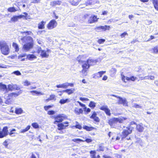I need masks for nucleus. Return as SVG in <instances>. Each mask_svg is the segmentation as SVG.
<instances>
[{
	"instance_id": "5fc2aeb1",
	"label": "nucleus",
	"mask_w": 158,
	"mask_h": 158,
	"mask_svg": "<svg viewBox=\"0 0 158 158\" xmlns=\"http://www.w3.org/2000/svg\"><path fill=\"white\" fill-rule=\"evenodd\" d=\"M55 112L53 110H49L48 111V114L49 115H53L54 114Z\"/></svg>"
},
{
	"instance_id": "680f3d73",
	"label": "nucleus",
	"mask_w": 158,
	"mask_h": 158,
	"mask_svg": "<svg viewBox=\"0 0 158 158\" xmlns=\"http://www.w3.org/2000/svg\"><path fill=\"white\" fill-rule=\"evenodd\" d=\"M75 113L77 115H79V109L76 108L74 110Z\"/></svg>"
},
{
	"instance_id": "2eb2a0df",
	"label": "nucleus",
	"mask_w": 158,
	"mask_h": 158,
	"mask_svg": "<svg viewBox=\"0 0 158 158\" xmlns=\"http://www.w3.org/2000/svg\"><path fill=\"white\" fill-rule=\"evenodd\" d=\"M98 18H97V16L95 15L92 16L90 17L88 20V22L89 23H92L97 22L98 21Z\"/></svg>"
},
{
	"instance_id": "6e6d98bb",
	"label": "nucleus",
	"mask_w": 158,
	"mask_h": 158,
	"mask_svg": "<svg viewBox=\"0 0 158 158\" xmlns=\"http://www.w3.org/2000/svg\"><path fill=\"white\" fill-rule=\"evenodd\" d=\"M13 73L17 75H21V73L19 71H16L13 72Z\"/></svg>"
},
{
	"instance_id": "a878e982",
	"label": "nucleus",
	"mask_w": 158,
	"mask_h": 158,
	"mask_svg": "<svg viewBox=\"0 0 158 158\" xmlns=\"http://www.w3.org/2000/svg\"><path fill=\"white\" fill-rule=\"evenodd\" d=\"M23 110L21 108H16L15 113L17 114H20L23 113Z\"/></svg>"
},
{
	"instance_id": "a18cd8bd",
	"label": "nucleus",
	"mask_w": 158,
	"mask_h": 158,
	"mask_svg": "<svg viewBox=\"0 0 158 158\" xmlns=\"http://www.w3.org/2000/svg\"><path fill=\"white\" fill-rule=\"evenodd\" d=\"M104 148L102 145H99V148L97 149V151H104Z\"/></svg>"
},
{
	"instance_id": "5701e85b",
	"label": "nucleus",
	"mask_w": 158,
	"mask_h": 158,
	"mask_svg": "<svg viewBox=\"0 0 158 158\" xmlns=\"http://www.w3.org/2000/svg\"><path fill=\"white\" fill-rule=\"evenodd\" d=\"M155 9L158 10V0H152Z\"/></svg>"
},
{
	"instance_id": "4c0bfd02",
	"label": "nucleus",
	"mask_w": 158,
	"mask_h": 158,
	"mask_svg": "<svg viewBox=\"0 0 158 158\" xmlns=\"http://www.w3.org/2000/svg\"><path fill=\"white\" fill-rule=\"evenodd\" d=\"M132 106L136 108H141L142 107L141 106L136 103H133Z\"/></svg>"
},
{
	"instance_id": "c85d7f7f",
	"label": "nucleus",
	"mask_w": 158,
	"mask_h": 158,
	"mask_svg": "<svg viewBox=\"0 0 158 158\" xmlns=\"http://www.w3.org/2000/svg\"><path fill=\"white\" fill-rule=\"evenodd\" d=\"M12 46L14 48L16 52H18L19 50V47L18 45L15 43L14 42L12 44Z\"/></svg>"
},
{
	"instance_id": "f03ea898",
	"label": "nucleus",
	"mask_w": 158,
	"mask_h": 158,
	"mask_svg": "<svg viewBox=\"0 0 158 158\" xmlns=\"http://www.w3.org/2000/svg\"><path fill=\"white\" fill-rule=\"evenodd\" d=\"M0 48L1 53L5 55H8L10 52L8 45L6 42L3 40L0 41Z\"/></svg>"
},
{
	"instance_id": "4468645a",
	"label": "nucleus",
	"mask_w": 158,
	"mask_h": 158,
	"mask_svg": "<svg viewBox=\"0 0 158 158\" xmlns=\"http://www.w3.org/2000/svg\"><path fill=\"white\" fill-rule=\"evenodd\" d=\"M96 63L95 60L93 59H89L86 62H85L84 64H87V65L89 66V67L90 65L94 64Z\"/></svg>"
},
{
	"instance_id": "09e8293b",
	"label": "nucleus",
	"mask_w": 158,
	"mask_h": 158,
	"mask_svg": "<svg viewBox=\"0 0 158 158\" xmlns=\"http://www.w3.org/2000/svg\"><path fill=\"white\" fill-rule=\"evenodd\" d=\"M97 115L96 113L95 112H94L92 115L90 117V118L92 119H93L95 117H96Z\"/></svg>"
},
{
	"instance_id": "9d476101",
	"label": "nucleus",
	"mask_w": 158,
	"mask_h": 158,
	"mask_svg": "<svg viewBox=\"0 0 158 158\" xmlns=\"http://www.w3.org/2000/svg\"><path fill=\"white\" fill-rule=\"evenodd\" d=\"M65 117L64 115L63 114H61L57 115V116L55 117V119L56 121L54 122L55 123H56V122H62L65 119Z\"/></svg>"
},
{
	"instance_id": "aec40b11",
	"label": "nucleus",
	"mask_w": 158,
	"mask_h": 158,
	"mask_svg": "<svg viewBox=\"0 0 158 158\" xmlns=\"http://www.w3.org/2000/svg\"><path fill=\"white\" fill-rule=\"evenodd\" d=\"M136 128L139 131L142 132L144 130V128L143 126V124L142 123L137 125Z\"/></svg>"
},
{
	"instance_id": "0e129e2a",
	"label": "nucleus",
	"mask_w": 158,
	"mask_h": 158,
	"mask_svg": "<svg viewBox=\"0 0 158 158\" xmlns=\"http://www.w3.org/2000/svg\"><path fill=\"white\" fill-rule=\"evenodd\" d=\"M85 141H86L87 143H89L91 142L92 141V140L90 139H86Z\"/></svg>"
},
{
	"instance_id": "c9c22d12",
	"label": "nucleus",
	"mask_w": 158,
	"mask_h": 158,
	"mask_svg": "<svg viewBox=\"0 0 158 158\" xmlns=\"http://www.w3.org/2000/svg\"><path fill=\"white\" fill-rule=\"evenodd\" d=\"M108 109V107L106 105L103 106H101L100 108V109L101 110H102L104 111L107 110V109Z\"/></svg>"
},
{
	"instance_id": "ea45409f",
	"label": "nucleus",
	"mask_w": 158,
	"mask_h": 158,
	"mask_svg": "<svg viewBox=\"0 0 158 158\" xmlns=\"http://www.w3.org/2000/svg\"><path fill=\"white\" fill-rule=\"evenodd\" d=\"M33 127L37 129L39 128V126L36 123H33L32 124Z\"/></svg>"
},
{
	"instance_id": "393cba45",
	"label": "nucleus",
	"mask_w": 158,
	"mask_h": 158,
	"mask_svg": "<svg viewBox=\"0 0 158 158\" xmlns=\"http://www.w3.org/2000/svg\"><path fill=\"white\" fill-rule=\"evenodd\" d=\"M24 39H27V44L32 43L33 39L30 36H28L26 37V38H25Z\"/></svg>"
},
{
	"instance_id": "6e6552de",
	"label": "nucleus",
	"mask_w": 158,
	"mask_h": 158,
	"mask_svg": "<svg viewBox=\"0 0 158 158\" xmlns=\"http://www.w3.org/2000/svg\"><path fill=\"white\" fill-rule=\"evenodd\" d=\"M110 27L109 26L105 25L104 26H101L97 27L95 28L96 30L98 31H106V30H110Z\"/></svg>"
},
{
	"instance_id": "052dcab7",
	"label": "nucleus",
	"mask_w": 158,
	"mask_h": 158,
	"mask_svg": "<svg viewBox=\"0 0 158 158\" xmlns=\"http://www.w3.org/2000/svg\"><path fill=\"white\" fill-rule=\"evenodd\" d=\"M55 96L54 95H51L50 96V98L49 99V100H52L55 99Z\"/></svg>"
},
{
	"instance_id": "f257e3e1",
	"label": "nucleus",
	"mask_w": 158,
	"mask_h": 158,
	"mask_svg": "<svg viewBox=\"0 0 158 158\" xmlns=\"http://www.w3.org/2000/svg\"><path fill=\"white\" fill-rule=\"evenodd\" d=\"M123 121V119L121 118H114L109 119L108 123L110 125L111 127L117 128L119 130H121L122 128L121 127L119 126L117 127V124L118 123H122Z\"/></svg>"
},
{
	"instance_id": "6ab92c4d",
	"label": "nucleus",
	"mask_w": 158,
	"mask_h": 158,
	"mask_svg": "<svg viewBox=\"0 0 158 158\" xmlns=\"http://www.w3.org/2000/svg\"><path fill=\"white\" fill-rule=\"evenodd\" d=\"M30 92L33 95H43L44 94L42 92H38L35 90L30 91Z\"/></svg>"
},
{
	"instance_id": "58836bf2",
	"label": "nucleus",
	"mask_w": 158,
	"mask_h": 158,
	"mask_svg": "<svg viewBox=\"0 0 158 158\" xmlns=\"http://www.w3.org/2000/svg\"><path fill=\"white\" fill-rule=\"evenodd\" d=\"M8 11L10 12H15L16 11L14 7H11L8 8L7 9Z\"/></svg>"
},
{
	"instance_id": "de8ad7c7",
	"label": "nucleus",
	"mask_w": 158,
	"mask_h": 158,
	"mask_svg": "<svg viewBox=\"0 0 158 158\" xmlns=\"http://www.w3.org/2000/svg\"><path fill=\"white\" fill-rule=\"evenodd\" d=\"M69 83L66 82L62 84L63 88L65 89L68 86Z\"/></svg>"
},
{
	"instance_id": "13d9d810",
	"label": "nucleus",
	"mask_w": 158,
	"mask_h": 158,
	"mask_svg": "<svg viewBox=\"0 0 158 158\" xmlns=\"http://www.w3.org/2000/svg\"><path fill=\"white\" fill-rule=\"evenodd\" d=\"M96 122H100V119L98 117L96 116L93 119Z\"/></svg>"
},
{
	"instance_id": "4d7b16f0",
	"label": "nucleus",
	"mask_w": 158,
	"mask_h": 158,
	"mask_svg": "<svg viewBox=\"0 0 158 158\" xmlns=\"http://www.w3.org/2000/svg\"><path fill=\"white\" fill-rule=\"evenodd\" d=\"M126 35H128V34L126 32H125L124 33H122L120 35L121 38H123L125 37Z\"/></svg>"
},
{
	"instance_id": "7ed1b4c3",
	"label": "nucleus",
	"mask_w": 158,
	"mask_h": 158,
	"mask_svg": "<svg viewBox=\"0 0 158 158\" xmlns=\"http://www.w3.org/2000/svg\"><path fill=\"white\" fill-rule=\"evenodd\" d=\"M133 128L131 126H129L126 127V129H123L122 132L123 138H125L129 134L131 133Z\"/></svg>"
},
{
	"instance_id": "37998d69",
	"label": "nucleus",
	"mask_w": 158,
	"mask_h": 158,
	"mask_svg": "<svg viewBox=\"0 0 158 158\" xmlns=\"http://www.w3.org/2000/svg\"><path fill=\"white\" fill-rule=\"evenodd\" d=\"M26 38V37H22L21 38V39H19L20 40H19V41H20L21 40L23 43H26V44H27V39L25 40L24 39V38Z\"/></svg>"
},
{
	"instance_id": "f704fd0d",
	"label": "nucleus",
	"mask_w": 158,
	"mask_h": 158,
	"mask_svg": "<svg viewBox=\"0 0 158 158\" xmlns=\"http://www.w3.org/2000/svg\"><path fill=\"white\" fill-rule=\"evenodd\" d=\"M7 89L6 86L5 85L0 83V89L4 90Z\"/></svg>"
},
{
	"instance_id": "0eeeda50",
	"label": "nucleus",
	"mask_w": 158,
	"mask_h": 158,
	"mask_svg": "<svg viewBox=\"0 0 158 158\" xmlns=\"http://www.w3.org/2000/svg\"><path fill=\"white\" fill-rule=\"evenodd\" d=\"M83 69L82 71V75L85 76L87 75L88 69L89 68V66L87 64H83L82 65Z\"/></svg>"
},
{
	"instance_id": "bf43d9fd",
	"label": "nucleus",
	"mask_w": 158,
	"mask_h": 158,
	"mask_svg": "<svg viewBox=\"0 0 158 158\" xmlns=\"http://www.w3.org/2000/svg\"><path fill=\"white\" fill-rule=\"evenodd\" d=\"M83 57V55H79L77 57V60L80 62L81 61V59Z\"/></svg>"
},
{
	"instance_id": "f8f14e48",
	"label": "nucleus",
	"mask_w": 158,
	"mask_h": 158,
	"mask_svg": "<svg viewBox=\"0 0 158 158\" xmlns=\"http://www.w3.org/2000/svg\"><path fill=\"white\" fill-rule=\"evenodd\" d=\"M106 73L105 71H102L95 73L93 75V77L95 79L98 78L102 77V74Z\"/></svg>"
},
{
	"instance_id": "c03bdc74",
	"label": "nucleus",
	"mask_w": 158,
	"mask_h": 158,
	"mask_svg": "<svg viewBox=\"0 0 158 158\" xmlns=\"http://www.w3.org/2000/svg\"><path fill=\"white\" fill-rule=\"evenodd\" d=\"M89 106L90 107L94 108L95 106V104L94 102H90Z\"/></svg>"
},
{
	"instance_id": "8fccbe9b",
	"label": "nucleus",
	"mask_w": 158,
	"mask_h": 158,
	"mask_svg": "<svg viewBox=\"0 0 158 158\" xmlns=\"http://www.w3.org/2000/svg\"><path fill=\"white\" fill-rule=\"evenodd\" d=\"M22 33H23V35H26L27 34L28 35H31V32L30 31H24L22 32Z\"/></svg>"
},
{
	"instance_id": "a19ab883",
	"label": "nucleus",
	"mask_w": 158,
	"mask_h": 158,
	"mask_svg": "<svg viewBox=\"0 0 158 158\" xmlns=\"http://www.w3.org/2000/svg\"><path fill=\"white\" fill-rule=\"evenodd\" d=\"M72 140L74 142H76L78 143H79L80 142L84 141L83 140L79 139H73Z\"/></svg>"
},
{
	"instance_id": "c756f323",
	"label": "nucleus",
	"mask_w": 158,
	"mask_h": 158,
	"mask_svg": "<svg viewBox=\"0 0 158 158\" xmlns=\"http://www.w3.org/2000/svg\"><path fill=\"white\" fill-rule=\"evenodd\" d=\"M83 128L87 131H91L94 129L93 127H88L87 126H84Z\"/></svg>"
},
{
	"instance_id": "4be33fe9",
	"label": "nucleus",
	"mask_w": 158,
	"mask_h": 158,
	"mask_svg": "<svg viewBox=\"0 0 158 158\" xmlns=\"http://www.w3.org/2000/svg\"><path fill=\"white\" fill-rule=\"evenodd\" d=\"M21 93V92H16L12 93L10 94L9 96L10 97H16L18 96Z\"/></svg>"
},
{
	"instance_id": "69168bd1",
	"label": "nucleus",
	"mask_w": 158,
	"mask_h": 158,
	"mask_svg": "<svg viewBox=\"0 0 158 158\" xmlns=\"http://www.w3.org/2000/svg\"><path fill=\"white\" fill-rule=\"evenodd\" d=\"M7 141L6 140L3 143V145L6 148H7L8 146V144L7 143Z\"/></svg>"
},
{
	"instance_id": "79ce46f5",
	"label": "nucleus",
	"mask_w": 158,
	"mask_h": 158,
	"mask_svg": "<svg viewBox=\"0 0 158 158\" xmlns=\"http://www.w3.org/2000/svg\"><path fill=\"white\" fill-rule=\"evenodd\" d=\"M27 57L30 60L35 59L36 57V56L34 54H30L27 55Z\"/></svg>"
},
{
	"instance_id": "39448f33",
	"label": "nucleus",
	"mask_w": 158,
	"mask_h": 158,
	"mask_svg": "<svg viewBox=\"0 0 158 158\" xmlns=\"http://www.w3.org/2000/svg\"><path fill=\"white\" fill-rule=\"evenodd\" d=\"M57 25V23L55 20H52L50 21L47 25V27L49 30H51L55 28Z\"/></svg>"
},
{
	"instance_id": "338daca9",
	"label": "nucleus",
	"mask_w": 158,
	"mask_h": 158,
	"mask_svg": "<svg viewBox=\"0 0 158 158\" xmlns=\"http://www.w3.org/2000/svg\"><path fill=\"white\" fill-rule=\"evenodd\" d=\"M75 127L76 128H78L79 129H81V126L79 124L76 125L75 126Z\"/></svg>"
},
{
	"instance_id": "412c9836",
	"label": "nucleus",
	"mask_w": 158,
	"mask_h": 158,
	"mask_svg": "<svg viewBox=\"0 0 158 158\" xmlns=\"http://www.w3.org/2000/svg\"><path fill=\"white\" fill-rule=\"evenodd\" d=\"M68 126V125H64V124L63 123H59L57 125V126L58 127V129L59 130H60L63 129H64Z\"/></svg>"
},
{
	"instance_id": "49530a36",
	"label": "nucleus",
	"mask_w": 158,
	"mask_h": 158,
	"mask_svg": "<svg viewBox=\"0 0 158 158\" xmlns=\"http://www.w3.org/2000/svg\"><path fill=\"white\" fill-rule=\"evenodd\" d=\"M106 115L109 116H110L111 113L110 112V110L108 108L107 110L104 111Z\"/></svg>"
},
{
	"instance_id": "1a4fd4ad",
	"label": "nucleus",
	"mask_w": 158,
	"mask_h": 158,
	"mask_svg": "<svg viewBox=\"0 0 158 158\" xmlns=\"http://www.w3.org/2000/svg\"><path fill=\"white\" fill-rule=\"evenodd\" d=\"M33 47V43L27 44L23 45V49L25 52L29 51Z\"/></svg>"
},
{
	"instance_id": "9b49d317",
	"label": "nucleus",
	"mask_w": 158,
	"mask_h": 158,
	"mask_svg": "<svg viewBox=\"0 0 158 158\" xmlns=\"http://www.w3.org/2000/svg\"><path fill=\"white\" fill-rule=\"evenodd\" d=\"M122 80L125 82H127V81L129 80H131L132 81H134L136 79V77H135L134 76H132L130 77H125L124 76H122Z\"/></svg>"
},
{
	"instance_id": "a211bd4d",
	"label": "nucleus",
	"mask_w": 158,
	"mask_h": 158,
	"mask_svg": "<svg viewBox=\"0 0 158 158\" xmlns=\"http://www.w3.org/2000/svg\"><path fill=\"white\" fill-rule=\"evenodd\" d=\"M75 91V89L73 88L70 89H66L64 90V92L67 93L69 95H70L73 93Z\"/></svg>"
},
{
	"instance_id": "b1692460",
	"label": "nucleus",
	"mask_w": 158,
	"mask_h": 158,
	"mask_svg": "<svg viewBox=\"0 0 158 158\" xmlns=\"http://www.w3.org/2000/svg\"><path fill=\"white\" fill-rule=\"evenodd\" d=\"M70 101V100L68 98H67L66 99H61L60 100L59 103L61 104H63L67 102H69Z\"/></svg>"
},
{
	"instance_id": "423d86ee",
	"label": "nucleus",
	"mask_w": 158,
	"mask_h": 158,
	"mask_svg": "<svg viewBox=\"0 0 158 158\" xmlns=\"http://www.w3.org/2000/svg\"><path fill=\"white\" fill-rule=\"evenodd\" d=\"M8 134V127H4L2 131H0V138H2L6 136Z\"/></svg>"
},
{
	"instance_id": "72a5a7b5",
	"label": "nucleus",
	"mask_w": 158,
	"mask_h": 158,
	"mask_svg": "<svg viewBox=\"0 0 158 158\" xmlns=\"http://www.w3.org/2000/svg\"><path fill=\"white\" fill-rule=\"evenodd\" d=\"M32 84H33L32 82L29 81L27 80H26L24 82V85L26 86H28Z\"/></svg>"
},
{
	"instance_id": "2f4dec72",
	"label": "nucleus",
	"mask_w": 158,
	"mask_h": 158,
	"mask_svg": "<svg viewBox=\"0 0 158 158\" xmlns=\"http://www.w3.org/2000/svg\"><path fill=\"white\" fill-rule=\"evenodd\" d=\"M30 127L31 126L30 125H28L25 129L21 130L20 132L21 133H24L30 129Z\"/></svg>"
},
{
	"instance_id": "7c9ffc66",
	"label": "nucleus",
	"mask_w": 158,
	"mask_h": 158,
	"mask_svg": "<svg viewBox=\"0 0 158 158\" xmlns=\"http://www.w3.org/2000/svg\"><path fill=\"white\" fill-rule=\"evenodd\" d=\"M52 5L53 6H55L56 5H60L61 3V2L59 0L53 1L52 2Z\"/></svg>"
},
{
	"instance_id": "3c124183",
	"label": "nucleus",
	"mask_w": 158,
	"mask_h": 158,
	"mask_svg": "<svg viewBox=\"0 0 158 158\" xmlns=\"http://www.w3.org/2000/svg\"><path fill=\"white\" fill-rule=\"evenodd\" d=\"M105 40L104 39H101L100 40H98V42L99 43V44H103L104 43V42L105 41Z\"/></svg>"
},
{
	"instance_id": "774afa93",
	"label": "nucleus",
	"mask_w": 158,
	"mask_h": 158,
	"mask_svg": "<svg viewBox=\"0 0 158 158\" xmlns=\"http://www.w3.org/2000/svg\"><path fill=\"white\" fill-rule=\"evenodd\" d=\"M32 2L33 3H39L40 2V1L39 0H33Z\"/></svg>"
},
{
	"instance_id": "864d4df0",
	"label": "nucleus",
	"mask_w": 158,
	"mask_h": 158,
	"mask_svg": "<svg viewBox=\"0 0 158 158\" xmlns=\"http://www.w3.org/2000/svg\"><path fill=\"white\" fill-rule=\"evenodd\" d=\"M53 106L49 105L45 106L44 107V109L45 110H47L49 108L52 107Z\"/></svg>"
},
{
	"instance_id": "e433bc0d",
	"label": "nucleus",
	"mask_w": 158,
	"mask_h": 158,
	"mask_svg": "<svg viewBox=\"0 0 158 158\" xmlns=\"http://www.w3.org/2000/svg\"><path fill=\"white\" fill-rule=\"evenodd\" d=\"M69 2L73 6H77L78 4V2H75L73 0H70Z\"/></svg>"
},
{
	"instance_id": "603ef678",
	"label": "nucleus",
	"mask_w": 158,
	"mask_h": 158,
	"mask_svg": "<svg viewBox=\"0 0 158 158\" xmlns=\"http://www.w3.org/2000/svg\"><path fill=\"white\" fill-rule=\"evenodd\" d=\"M84 110L85 111L88 113L90 111V109L89 108H87L85 106L83 108Z\"/></svg>"
},
{
	"instance_id": "20e7f679",
	"label": "nucleus",
	"mask_w": 158,
	"mask_h": 158,
	"mask_svg": "<svg viewBox=\"0 0 158 158\" xmlns=\"http://www.w3.org/2000/svg\"><path fill=\"white\" fill-rule=\"evenodd\" d=\"M37 52L40 54V55L44 58H48L49 56V53L48 51L45 50H43L41 48H38L37 49Z\"/></svg>"
},
{
	"instance_id": "bb28decb",
	"label": "nucleus",
	"mask_w": 158,
	"mask_h": 158,
	"mask_svg": "<svg viewBox=\"0 0 158 158\" xmlns=\"http://www.w3.org/2000/svg\"><path fill=\"white\" fill-rule=\"evenodd\" d=\"M151 51L152 52L158 53V46L154 47L153 48L151 49Z\"/></svg>"
},
{
	"instance_id": "dca6fc26",
	"label": "nucleus",
	"mask_w": 158,
	"mask_h": 158,
	"mask_svg": "<svg viewBox=\"0 0 158 158\" xmlns=\"http://www.w3.org/2000/svg\"><path fill=\"white\" fill-rule=\"evenodd\" d=\"M99 3V1L98 0H88L86 2V5H92L96 3Z\"/></svg>"
},
{
	"instance_id": "e2e57ef3",
	"label": "nucleus",
	"mask_w": 158,
	"mask_h": 158,
	"mask_svg": "<svg viewBox=\"0 0 158 158\" xmlns=\"http://www.w3.org/2000/svg\"><path fill=\"white\" fill-rule=\"evenodd\" d=\"M80 100L81 101H87L88 100V99L87 98H82L81 97L80 98Z\"/></svg>"
},
{
	"instance_id": "473e14b6",
	"label": "nucleus",
	"mask_w": 158,
	"mask_h": 158,
	"mask_svg": "<svg viewBox=\"0 0 158 158\" xmlns=\"http://www.w3.org/2000/svg\"><path fill=\"white\" fill-rule=\"evenodd\" d=\"M19 18V16H15L12 17L11 19L13 22H16L18 20Z\"/></svg>"
},
{
	"instance_id": "cd10ccee",
	"label": "nucleus",
	"mask_w": 158,
	"mask_h": 158,
	"mask_svg": "<svg viewBox=\"0 0 158 158\" xmlns=\"http://www.w3.org/2000/svg\"><path fill=\"white\" fill-rule=\"evenodd\" d=\"M15 86L13 84H9L8 86V89L10 91H12L15 88Z\"/></svg>"
},
{
	"instance_id": "ddd939ff",
	"label": "nucleus",
	"mask_w": 158,
	"mask_h": 158,
	"mask_svg": "<svg viewBox=\"0 0 158 158\" xmlns=\"http://www.w3.org/2000/svg\"><path fill=\"white\" fill-rule=\"evenodd\" d=\"M118 98H119L118 101L119 104H122L125 106H127V103L126 98H122L120 97H118Z\"/></svg>"
},
{
	"instance_id": "f3484780",
	"label": "nucleus",
	"mask_w": 158,
	"mask_h": 158,
	"mask_svg": "<svg viewBox=\"0 0 158 158\" xmlns=\"http://www.w3.org/2000/svg\"><path fill=\"white\" fill-rule=\"evenodd\" d=\"M46 23L45 21H42L39 23L38 25V28L39 29H43L45 28V25Z\"/></svg>"
}]
</instances>
